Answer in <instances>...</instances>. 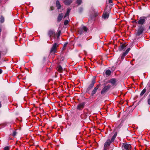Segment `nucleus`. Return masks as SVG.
Wrapping results in <instances>:
<instances>
[{
  "mask_svg": "<svg viewBox=\"0 0 150 150\" xmlns=\"http://www.w3.org/2000/svg\"><path fill=\"white\" fill-rule=\"evenodd\" d=\"M150 89H149L148 91H147V92L148 93H149V92H150Z\"/></svg>",
  "mask_w": 150,
  "mask_h": 150,
  "instance_id": "c03bdc74",
  "label": "nucleus"
},
{
  "mask_svg": "<svg viewBox=\"0 0 150 150\" xmlns=\"http://www.w3.org/2000/svg\"><path fill=\"white\" fill-rule=\"evenodd\" d=\"M16 134L17 132L16 131H14L13 132V133L12 135L13 136H15L16 135Z\"/></svg>",
  "mask_w": 150,
  "mask_h": 150,
  "instance_id": "c756f323",
  "label": "nucleus"
},
{
  "mask_svg": "<svg viewBox=\"0 0 150 150\" xmlns=\"http://www.w3.org/2000/svg\"><path fill=\"white\" fill-rule=\"evenodd\" d=\"M81 117L82 119H83L84 118V114H82L81 115Z\"/></svg>",
  "mask_w": 150,
  "mask_h": 150,
  "instance_id": "2f4dec72",
  "label": "nucleus"
},
{
  "mask_svg": "<svg viewBox=\"0 0 150 150\" xmlns=\"http://www.w3.org/2000/svg\"><path fill=\"white\" fill-rule=\"evenodd\" d=\"M100 84H99L98 85L96 86L93 89V90L92 91L91 95V96H93L96 93L98 89V88L100 86Z\"/></svg>",
  "mask_w": 150,
  "mask_h": 150,
  "instance_id": "9d476101",
  "label": "nucleus"
},
{
  "mask_svg": "<svg viewBox=\"0 0 150 150\" xmlns=\"http://www.w3.org/2000/svg\"><path fill=\"white\" fill-rule=\"evenodd\" d=\"M111 72V71L110 70L108 69L106 71L105 74L106 75L109 76L110 75Z\"/></svg>",
  "mask_w": 150,
  "mask_h": 150,
  "instance_id": "4be33fe9",
  "label": "nucleus"
},
{
  "mask_svg": "<svg viewBox=\"0 0 150 150\" xmlns=\"http://www.w3.org/2000/svg\"><path fill=\"white\" fill-rule=\"evenodd\" d=\"M130 49V48H128L125 52H123V53L127 55L129 52Z\"/></svg>",
  "mask_w": 150,
  "mask_h": 150,
  "instance_id": "393cba45",
  "label": "nucleus"
},
{
  "mask_svg": "<svg viewBox=\"0 0 150 150\" xmlns=\"http://www.w3.org/2000/svg\"><path fill=\"white\" fill-rule=\"evenodd\" d=\"M92 9L93 11H94V14L93 15V18H95L97 16H98V11H94L95 9L93 8H92Z\"/></svg>",
  "mask_w": 150,
  "mask_h": 150,
  "instance_id": "f3484780",
  "label": "nucleus"
},
{
  "mask_svg": "<svg viewBox=\"0 0 150 150\" xmlns=\"http://www.w3.org/2000/svg\"><path fill=\"white\" fill-rule=\"evenodd\" d=\"M109 4H111L113 3L112 0H108Z\"/></svg>",
  "mask_w": 150,
  "mask_h": 150,
  "instance_id": "e433bc0d",
  "label": "nucleus"
},
{
  "mask_svg": "<svg viewBox=\"0 0 150 150\" xmlns=\"http://www.w3.org/2000/svg\"><path fill=\"white\" fill-rule=\"evenodd\" d=\"M110 82L113 85L115 84L116 83V80L115 78L112 79L110 80Z\"/></svg>",
  "mask_w": 150,
  "mask_h": 150,
  "instance_id": "2eb2a0df",
  "label": "nucleus"
},
{
  "mask_svg": "<svg viewBox=\"0 0 150 150\" xmlns=\"http://www.w3.org/2000/svg\"><path fill=\"white\" fill-rule=\"evenodd\" d=\"M132 147L129 144L123 143L122 144V149L123 150H131Z\"/></svg>",
  "mask_w": 150,
  "mask_h": 150,
  "instance_id": "7ed1b4c3",
  "label": "nucleus"
},
{
  "mask_svg": "<svg viewBox=\"0 0 150 150\" xmlns=\"http://www.w3.org/2000/svg\"><path fill=\"white\" fill-rule=\"evenodd\" d=\"M85 68H86V71H87V69L86 68V66H85Z\"/></svg>",
  "mask_w": 150,
  "mask_h": 150,
  "instance_id": "49530a36",
  "label": "nucleus"
},
{
  "mask_svg": "<svg viewBox=\"0 0 150 150\" xmlns=\"http://www.w3.org/2000/svg\"><path fill=\"white\" fill-rule=\"evenodd\" d=\"M123 121H122L121 122L120 124L118 125V127L119 128H120L121 127V126L122 125V124L123 123Z\"/></svg>",
  "mask_w": 150,
  "mask_h": 150,
  "instance_id": "bb28decb",
  "label": "nucleus"
},
{
  "mask_svg": "<svg viewBox=\"0 0 150 150\" xmlns=\"http://www.w3.org/2000/svg\"><path fill=\"white\" fill-rule=\"evenodd\" d=\"M63 2L66 5H70L72 2V0H64Z\"/></svg>",
  "mask_w": 150,
  "mask_h": 150,
  "instance_id": "ddd939ff",
  "label": "nucleus"
},
{
  "mask_svg": "<svg viewBox=\"0 0 150 150\" xmlns=\"http://www.w3.org/2000/svg\"><path fill=\"white\" fill-rule=\"evenodd\" d=\"M87 30H88V28L86 27L85 26V32H87Z\"/></svg>",
  "mask_w": 150,
  "mask_h": 150,
  "instance_id": "58836bf2",
  "label": "nucleus"
},
{
  "mask_svg": "<svg viewBox=\"0 0 150 150\" xmlns=\"http://www.w3.org/2000/svg\"><path fill=\"white\" fill-rule=\"evenodd\" d=\"M107 146H106L104 145V150H107Z\"/></svg>",
  "mask_w": 150,
  "mask_h": 150,
  "instance_id": "c9c22d12",
  "label": "nucleus"
},
{
  "mask_svg": "<svg viewBox=\"0 0 150 150\" xmlns=\"http://www.w3.org/2000/svg\"><path fill=\"white\" fill-rule=\"evenodd\" d=\"M4 21V18L3 16H1L0 18V22L1 23H3Z\"/></svg>",
  "mask_w": 150,
  "mask_h": 150,
  "instance_id": "5701e85b",
  "label": "nucleus"
},
{
  "mask_svg": "<svg viewBox=\"0 0 150 150\" xmlns=\"http://www.w3.org/2000/svg\"><path fill=\"white\" fill-rule=\"evenodd\" d=\"M126 46L125 45V44H121L120 46L118 47V50L121 51L125 49Z\"/></svg>",
  "mask_w": 150,
  "mask_h": 150,
  "instance_id": "9b49d317",
  "label": "nucleus"
},
{
  "mask_svg": "<svg viewBox=\"0 0 150 150\" xmlns=\"http://www.w3.org/2000/svg\"><path fill=\"white\" fill-rule=\"evenodd\" d=\"M58 46V45L56 43L54 44L50 50V53H54L56 52L57 47Z\"/></svg>",
  "mask_w": 150,
  "mask_h": 150,
  "instance_id": "0eeeda50",
  "label": "nucleus"
},
{
  "mask_svg": "<svg viewBox=\"0 0 150 150\" xmlns=\"http://www.w3.org/2000/svg\"><path fill=\"white\" fill-rule=\"evenodd\" d=\"M71 9L70 8H68L67 9V11L66 13L65 16H64V18H65L68 16H69V13L70 12Z\"/></svg>",
  "mask_w": 150,
  "mask_h": 150,
  "instance_id": "a211bd4d",
  "label": "nucleus"
},
{
  "mask_svg": "<svg viewBox=\"0 0 150 150\" xmlns=\"http://www.w3.org/2000/svg\"><path fill=\"white\" fill-rule=\"evenodd\" d=\"M61 31L60 30H58V31H57V38L58 39L60 34H61Z\"/></svg>",
  "mask_w": 150,
  "mask_h": 150,
  "instance_id": "b1692460",
  "label": "nucleus"
},
{
  "mask_svg": "<svg viewBox=\"0 0 150 150\" xmlns=\"http://www.w3.org/2000/svg\"><path fill=\"white\" fill-rule=\"evenodd\" d=\"M76 2L79 5L81 3V0H77Z\"/></svg>",
  "mask_w": 150,
  "mask_h": 150,
  "instance_id": "7c9ffc66",
  "label": "nucleus"
},
{
  "mask_svg": "<svg viewBox=\"0 0 150 150\" xmlns=\"http://www.w3.org/2000/svg\"><path fill=\"white\" fill-rule=\"evenodd\" d=\"M2 72V70L1 69H0V74H1Z\"/></svg>",
  "mask_w": 150,
  "mask_h": 150,
  "instance_id": "a19ab883",
  "label": "nucleus"
},
{
  "mask_svg": "<svg viewBox=\"0 0 150 150\" xmlns=\"http://www.w3.org/2000/svg\"><path fill=\"white\" fill-rule=\"evenodd\" d=\"M117 134V132H116L112 137L111 140H110V139L107 140L105 143L104 145L107 146H109L110 144L114 141L116 137Z\"/></svg>",
  "mask_w": 150,
  "mask_h": 150,
  "instance_id": "f03ea898",
  "label": "nucleus"
},
{
  "mask_svg": "<svg viewBox=\"0 0 150 150\" xmlns=\"http://www.w3.org/2000/svg\"><path fill=\"white\" fill-rule=\"evenodd\" d=\"M58 71L60 72H62L63 71V69L61 66H59L57 67Z\"/></svg>",
  "mask_w": 150,
  "mask_h": 150,
  "instance_id": "6ab92c4d",
  "label": "nucleus"
},
{
  "mask_svg": "<svg viewBox=\"0 0 150 150\" xmlns=\"http://www.w3.org/2000/svg\"><path fill=\"white\" fill-rule=\"evenodd\" d=\"M67 45V44H64V47H66V46Z\"/></svg>",
  "mask_w": 150,
  "mask_h": 150,
  "instance_id": "79ce46f5",
  "label": "nucleus"
},
{
  "mask_svg": "<svg viewBox=\"0 0 150 150\" xmlns=\"http://www.w3.org/2000/svg\"><path fill=\"white\" fill-rule=\"evenodd\" d=\"M84 107V103L83 102L79 103L77 106V109L80 110L83 109Z\"/></svg>",
  "mask_w": 150,
  "mask_h": 150,
  "instance_id": "1a4fd4ad",
  "label": "nucleus"
},
{
  "mask_svg": "<svg viewBox=\"0 0 150 150\" xmlns=\"http://www.w3.org/2000/svg\"><path fill=\"white\" fill-rule=\"evenodd\" d=\"M149 29L150 30V25L149 26Z\"/></svg>",
  "mask_w": 150,
  "mask_h": 150,
  "instance_id": "8fccbe9b",
  "label": "nucleus"
},
{
  "mask_svg": "<svg viewBox=\"0 0 150 150\" xmlns=\"http://www.w3.org/2000/svg\"><path fill=\"white\" fill-rule=\"evenodd\" d=\"M48 34L50 38L53 37L54 38H56V34L52 30H50L48 32Z\"/></svg>",
  "mask_w": 150,
  "mask_h": 150,
  "instance_id": "6e6552de",
  "label": "nucleus"
},
{
  "mask_svg": "<svg viewBox=\"0 0 150 150\" xmlns=\"http://www.w3.org/2000/svg\"><path fill=\"white\" fill-rule=\"evenodd\" d=\"M69 23V21L67 20H66L64 21V25H67Z\"/></svg>",
  "mask_w": 150,
  "mask_h": 150,
  "instance_id": "cd10ccee",
  "label": "nucleus"
},
{
  "mask_svg": "<svg viewBox=\"0 0 150 150\" xmlns=\"http://www.w3.org/2000/svg\"><path fill=\"white\" fill-rule=\"evenodd\" d=\"M132 23H137V21L136 20H134V21H132Z\"/></svg>",
  "mask_w": 150,
  "mask_h": 150,
  "instance_id": "72a5a7b5",
  "label": "nucleus"
},
{
  "mask_svg": "<svg viewBox=\"0 0 150 150\" xmlns=\"http://www.w3.org/2000/svg\"><path fill=\"white\" fill-rule=\"evenodd\" d=\"M1 27L0 26V33L1 32Z\"/></svg>",
  "mask_w": 150,
  "mask_h": 150,
  "instance_id": "37998d69",
  "label": "nucleus"
},
{
  "mask_svg": "<svg viewBox=\"0 0 150 150\" xmlns=\"http://www.w3.org/2000/svg\"><path fill=\"white\" fill-rule=\"evenodd\" d=\"M9 149L10 147L9 146H6L4 148V150H9Z\"/></svg>",
  "mask_w": 150,
  "mask_h": 150,
  "instance_id": "c85d7f7f",
  "label": "nucleus"
},
{
  "mask_svg": "<svg viewBox=\"0 0 150 150\" xmlns=\"http://www.w3.org/2000/svg\"><path fill=\"white\" fill-rule=\"evenodd\" d=\"M64 15L62 13L60 14L58 16L57 18V21L58 22H59L61 21Z\"/></svg>",
  "mask_w": 150,
  "mask_h": 150,
  "instance_id": "f8f14e48",
  "label": "nucleus"
},
{
  "mask_svg": "<svg viewBox=\"0 0 150 150\" xmlns=\"http://www.w3.org/2000/svg\"><path fill=\"white\" fill-rule=\"evenodd\" d=\"M83 59V60H84V58Z\"/></svg>",
  "mask_w": 150,
  "mask_h": 150,
  "instance_id": "3c124183",
  "label": "nucleus"
},
{
  "mask_svg": "<svg viewBox=\"0 0 150 150\" xmlns=\"http://www.w3.org/2000/svg\"><path fill=\"white\" fill-rule=\"evenodd\" d=\"M146 17H147V18H149L150 17V14L149 15V16H145Z\"/></svg>",
  "mask_w": 150,
  "mask_h": 150,
  "instance_id": "a18cd8bd",
  "label": "nucleus"
},
{
  "mask_svg": "<svg viewBox=\"0 0 150 150\" xmlns=\"http://www.w3.org/2000/svg\"><path fill=\"white\" fill-rule=\"evenodd\" d=\"M110 5L109 6V8H108V5H107L106 6V7L107 6V9L106 10V11L110 12V11L111 9L112 8V6L113 5V3L110 4Z\"/></svg>",
  "mask_w": 150,
  "mask_h": 150,
  "instance_id": "dca6fc26",
  "label": "nucleus"
},
{
  "mask_svg": "<svg viewBox=\"0 0 150 150\" xmlns=\"http://www.w3.org/2000/svg\"><path fill=\"white\" fill-rule=\"evenodd\" d=\"M107 9V6L105 9L104 12L102 15V17L105 19H106L108 18L109 15V13L110 12L106 11Z\"/></svg>",
  "mask_w": 150,
  "mask_h": 150,
  "instance_id": "20e7f679",
  "label": "nucleus"
},
{
  "mask_svg": "<svg viewBox=\"0 0 150 150\" xmlns=\"http://www.w3.org/2000/svg\"><path fill=\"white\" fill-rule=\"evenodd\" d=\"M147 102L148 104L150 105V98L147 100Z\"/></svg>",
  "mask_w": 150,
  "mask_h": 150,
  "instance_id": "473e14b6",
  "label": "nucleus"
},
{
  "mask_svg": "<svg viewBox=\"0 0 150 150\" xmlns=\"http://www.w3.org/2000/svg\"><path fill=\"white\" fill-rule=\"evenodd\" d=\"M96 83V80H95V78H93L92 81L90 85H89L88 87L87 88V90H86V92L88 93V91L90 90L93 86L94 84Z\"/></svg>",
  "mask_w": 150,
  "mask_h": 150,
  "instance_id": "423d86ee",
  "label": "nucleus"
},
{
  "mask_svg": "<svg viewBox=\"0 0 150 150\" xmlns=\"http://www.w3.org/2000/svg\"><path fill=\"white\" fill-rule=\"evenodd\" d=\"M85 55H86V54H87V52L85 51Z\"/></svg>",
  "mask_w": 150,
  "mask_h": 150,
  "instance_id": "de8ad7c7",
  "label": "nucleus"
},
{
  "mask_svg": "<svg viewBox=\"0 0 150 150\" xmlns=\"http://www.w3.org/2000/svg\"><path fill=\"white\" fill-rule=\"evenodd\" d=\"M126 55L123 52V53H122V55L121 57V59L123 60L124 58V57H125V56Z\"/></svg>",
  "mask_w": 150,
  "mask_h": 150,
  "instance_id": "a878e982",
  "label": "nucleus"
},
{
  "mask_svg": "<svg viewBox=\"0 0 150 150\" xmlns=\"http://www.w3.org/2000/svg\"><path fill=\"white\" fill-rule=\"evenodd\" d=\"M54 9V7L53 6H52L50 7V11L53 10Z\"/></svg>",
  "mask_w": 150,
  "mask_h": 150,
  "instance_id": "f704fd0d",
  "label": "nucleus"
},
{
  "mask_svg": "<svg viewBox=\"0 0 150 150\" xmlns=\"http://www.w3.org/2000/svg\"><path fill=\"white\" fill-rule=\"evenodd\" d=\"M146 88H145L143 90L141 91L140 94V96H142L143 94L145 93L146 91Z\"/></svg>",
  "mask_w": 150,
  "mask_h": 150,
  "instance_id": "aec40b11",
  "label": "nucleus"
},
{
  "mask_svg": "<svg viewBox=\"0 0 150 150\" xmlns=\"http://www.w3.org/2000/svg\"><path fill=\"white\" fill-rule=\"evenodd\" d=\"M147 19V17L145 16H141L139 18V20L137 21V23L140 25L138 26V28L136 33L137 36H140L144 31L146 30L145 27L143 24L145 23Z\"/></svg>",
  "mask_w": 150,
  "mask_h": 150,
  "instance_id": "f257e3e1",
  "label": "nucleus"
},
{
  "mask_svg": "<svg viewBox=\"0 0 150 150\" xmlns=\"http://www.w3.org/2000/svg\"><path fill=\"white\" fill-rule=\"evenodd\" d=\"M89 118H85V120H86V121L87 120L88 121V120H89Z\"/></svg>",
  "mask_w": 150,
  "mask_h": 150,
  "instance_id": "ea45409f",
  "label": "nucleus"
},
{
  "mask_svg": "<svg viewBox=\"0 0 150 150\" xmlns=\"http://www.w3.org/2000/svg\"><path fill=\"white\" fill-rule=\"evenodd\" d=\"M56 5L58 9H59L61 8V5L59 1L58 0L57 1H56Z\"/></svg>",
  "mask_w": 150,
  "mask_h": 150,
  "instance_id": "4468645a",
  "label": "nucleus"
},
{
  "mask_svg": "<svg viewBox=\"0 0 150 150\" xmlns=\"http://www.w3.org/2000/svg\"><path fill=\"white\" fill-rule=\"evenodd\" d=\"M111 69L113 71L115 69V67H112Z\"/></svg>",
  "mask_w": 150,
  "mask_h": 150,
  "instance_id": "4c0bfd02",
  "label": "nucleus"
},
{
  "mask_svg": "<svg viewBox=\"0 0 150 150\" xmlns=\"http://www.w3.org/2000/svg\"><path fill=\"white\" fill-rule=\"evenodd\" d=\"M83 29L84 30V27H83Z\"/></svg>",
  "mask_w": 150,
  "mask_h": 150,
  "instance_id": "09e8293b",
  "label": "nucleus"
},
{
  "mask_svg": "<svg viewBox=\"0 0 150 150\" xmlns=\"http://www.w3.org/2000/svg\"><path fill=\"white\" fill-rule=\"evenodd\" d=\"M110 87L111 86L109 85L105 86L102 89L100 93L102 95L105 94L109 90Z\"/></svg>",
  "mask_w": 150,
  "mask_h": 150,
  "instance_id": "39448f33",
  "label": "nucleus"
},
{
  "mask_svg": "<svg viewBox=\"0 0 150 150\" xmlns=\"http://www.w3.org/2000/svg\"><path fill=\"white\" fill-rule=\"evenodd\" d=\"M83 44V40L79 42L78 43V45L79 47H81L82 45Z\"/></svg>",
  "mask_w": 150,
  "mask_h": 150,
  "instance_id": "412c9836",
  "label": "nucleus"
}]
</instances>
